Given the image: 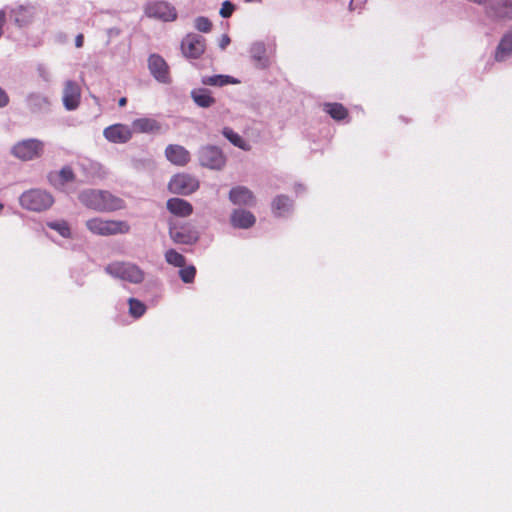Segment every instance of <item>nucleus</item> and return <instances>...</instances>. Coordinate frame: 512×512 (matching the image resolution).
<instances>
[{
	"mask_svg": "<svg viewBox=\"0 0 512 512\" xmlns=\"http://www.w3.org/2000/svg\"><path fill=\"white\" fill-rule=\"evenodd\" d=\"M252 51H253V58L260 61L262 59L261 54L264 53V49H263L262 45L254 46Z\"/></svg>",
	"mask_w": 512,
	"mask_h": 512,
	"instance_id": "35",
	"label": "nucleus"
},
{
	"mask_svg": "<svg viewBox=\"0 0 512 512\" xmlns=\"http://www.w3.org/2000/svg\"><path fill=\"white\" fill-rule=\"evenodd\" d=\"M10 98L7 92L0 87V108H4L9 104Z\"/></svg>",
	"mask_w": 512,
	"mask_h": 512,
	"instance_id": "34",
	"label": "nucleus"
},
{
	"mask_svg": "<svg viewBox=\"0 0 512 512\" xmlns=\"http://www.w3.org/2000/svg\"><path fill=\"white\" fill-rule=\"evenodd\" d=\"M512 53V34H506L500 41L496 52L495 59L497 61L505 60Z\"/></svg>",
	"mask_w": 512,
	"mask_h": 512,
	"instance_id": "22",
	"label": "nucleus"
},
{
	"mask_svg": "<svg viewBox=\"0 0 512 512\" xmlns=\"http://www.w3.org/2000/svg\"><path fill=\"white\" fill-rule=\"evenodd\" d=\"M133 130L121 123L106 127L103 131L104 137L112 143H126L132 138Z\"/></svg>",
	"mask_w": 512,
	"mask_h": 512,
	"instance_id": "11",
	"label": "nucleus"
},
{
	"mask_svg": "<svg viewBox=\"0 0 512 512\" xmlns=\"http://www.w3.org/2000/svg\"><path fill=\"white\" fill-rule=\"evenodd\" d=\"M47 225L51 229L57 231L62 237H64V238L71 237V230L66 221L49 222Z\"/></svg>",
	"mask_w": 512,
	"mask_h": 512,
	"instance_id": "29",
	"label": "nucleus"
},
{
	"mask_svg": "<svg viewBox=\"0 0 512 512\" xmlns=\"http://www.w3.org/2000/svg\"><path fill=\"white\" fill-rule=\"evenodd\" d=\"M165 155L171 163L177 166H184L190 161V153L180 145H168Z\"/></svg>",
	"mask_w": 512,
	"mask_h": 512,
	"instance_id": "15",
	"label": "nucleus"
},
{
	"mask_svg": "<svg viewBox=\"0 0 512 512\" xmlns=\"http://www.w3.org/2000/svg\"><path fill=\"white\" fill-rule=\"evenodd\" d=\"M235 10V6L230 1H224L220 9V15L223 18H229Z\"/></svg>",
	"mask_w": 512,
	"mask_h": 512,
	"instance_id": "33",
	"label": "nucleus"
},
{
	"mask_svg": "<svg viewBox=\"0 0 512 512\" xmlns=\"http://www.w3.org/2000/svg\"><path fill=\"white\" fill-rule=\"evenodd\" d=\"M166 261L175 267H184L186 265L185 257L174 249H169L165 253Z\"/></svg>",
	"mask_w": 512,
	"mask_h": 512,
	"instance_id": "27",
	"label": "nucleus"
},
{
	"mask_svg": "<svg viewBox=\"0 0 512 512\" xmlns=\"http://www.w3.org/2000/svg\"><path fill=\"white\" fill-rule=\"evenodd\" d=\"M201 165L211 169H221L225 165V157L222 151L215 146H207L201 149L199 153Z\"/></svg>",
	"mask_w": 512,
	"mask_h": 512,
	"instance_id": "10",
	"label": "nucleus"
},
{
	"mask_svg": "<svg viewBox=\"0 0 512 512\" xmlns=\"http://www.w3.org/2000/svg\"><path fill=\"white\" fill-rule=\"evenodd\" d=\"M118 104L120 107H124L127 104V98L126 97L120 98L118 101Z\"/></svg>",
	"mask_w": 512,
	"mask_h": 512,
	"instance_id": "39",
	"label": "nucleus"
},
{
	"mask_svg": "<svg viewBox=\"0 0 512 512\" xmlns=\"http://www.w3.org/2000/svg\"><path fill=\"white\" fill-rule=\"evenodd\" d=\"M44 146V142L39 139H25L17 142L12 147L11 153L22 161H30L43 155Z\"/></svg>",
	"mask_w": 512,
	"mask_h": 512,
	"instance_id": "5",
	"label": "nucleus"
},
{
	"mask_svg": "<svg viewBox=\"0 0 512 512\" xmlns=\"http://www.w3.org/2000/svg\"><path fill=\"white\" fill-rule=\"evenodd\" d=\"M489 13L498 18L512 19V0H492Z\"/></svg>",
	"mask_w": 512,
	"mask_h": 512,
	"instance_id": "19",
	"label": "nucleus"
},
{
	"mask_svg": "<svg viewBox=\"0 0 512 512\" xmlns=\"http://www.w3.org/2000/svg\"><path fill=\"white\" fill-rule=\"evenodd\" d=\"M194 27L199 32L208 33L212 30V22L207 17L199 16L194 20Z\"/></svg>",
	"mask_w": 512,
	"mask_h": 512,
	"instance_id": "32",
	"label": "nucleus"
},
{
	"mask_svg": "<svg viewBox=\"0 0 512 512\" xmlns=\"http://www.w3.org/2000/svg\"><path fill=\"white\" fill-rule=\"evenodd\" d=\"M230 220L233 227L241 229H248L256 222V218L251 212L242 209L234 210Z\"/></svg>",
	"mask_w": 512,
	"mask_h": 512,
	"instance_id": "18",
	"label": "nucleus"
},
{
	"mask_svg": "<svg viewBox=\"0 0 512 512\" xmlns=\"http://www.w3.org/2000/svg\"><path fill=\"white\" fill-rule=\"evenodd\" d=\"M14 21L18 26H25L33 19V9L31 7L19 6L11 11Z\"/></svg>",
	"mask_w": 512,
	"mask_h": 512,
	"instance_id": "21",
	"label": "nucleus"
},
{
	"mask_svg": "<svg viewBox=\"0 0 512 512\" xmlns=\"http://www.w3.org/2000/svg\"><path fill=\"white\" fill-rule=\"evenodd\" d=\"M59 184L64 185L68 182H72L75 179L73 169L69 166L63 167L57 174Z\"/></svg>",
	"mask_w": 512,
	"mask_h": 512,
	"instance_id": "31",
	"label": "nucleus"
},
{
	"mask_svg": "<svg viewBox=\"0 0 512 512\" xmlns=\"http://www.w3.org/2000/svg\"><path fill=\"white\" fill-rule=\"evenodd\" d=\"M148 68L152 76L160 83L171 82L170 68L167 62L158 54H152L148 58Z\"/></svg>",
	"mask_w": 512,
	"mask_h": 512,
	"instance_id": "9",
	"label": "nucleus"
},
{
	"mask_svg": "<svg viewBox=\"0 0 512 512\" xmlns=\"http://www.w3.org/2000/svg\"><path fill=\"white\" fill-rule=\"evenodd\" d=\"M81 89L80 86L71 80L65 82L63 89V104L67 110H74L80 104Z\"/></svg>",
	"mask_w": 512,
	"mask_h": 512,
	"instance_id": "12",
	"label": "nucleus"
},
{
	"mask_svg": "<svg viewBox=\"0 0 512 512\" xmlns=\"http://www.w3.org/2000/svg\"><path fill=\"white\" fill-rule=\"evenodd\" d=\"M223 135L236 147H239L242 150L248 151L250 150V145L236 132H234L231 128L225 127L222 131Z\"/></svg>",
	"mask_w": 512,
	"mask_h": 512,
	"instance_id": "24",
	"label": "nucleus"
},
{
	"mask_svg": "<svg viewBox=\"0 0 512 512\" xmlns=\"http://www.w3.org/2000/svg\"><path fill=\"white\" fill-rule=\"evenodd\" d=\"M129 304V313L134 318H140L146 312V306L140 300L135 298H130L128 300Z\"/></svg>",
	"mask_w": 512,
	"mask_h": 512,
	"instance_id": "28",
	"label": "nucleus"
},
{
	"mask_svg": "<svg viewBox=\"0 0 512 512\" xmlns=\"http://www.w3.org/2000/svg\"><path fill=\"white\" fill-rule=\"evenodd\" d=\"M324 110L328 113L331 118L336 121L344 120L348 117V110L341 103H326L324 105Z\"/></svg>",
	"mask_w": 512,
	"mask_h": 512,
	"instance_id": "23",
	"label": "nucleus"
},
{
	"mask_svg": "<svg viewBox=\"0 0 512 512\" xmlns=\"http://www.w3.org/2000/svg\"><path fill=\"white\" fill-rule=\"evenodd\" d=\"M199 186V180L187 173L174 175L168 183V189L171 193L184 196L191 195L199 189Z\"/></svg>",
	"mask_w": 512,
	"mask_h": 512,
	"instance_id": "6",
	"label": "nucleus"
},
{
	"mask_svg": "<svg viewBox=\"0 0 512 512\" xmlns=\"http://www.w3.org/2000/svg\"><path fill=\"white\" fill-rule=\"evenodd\" d=\"M229 43H230V38H229V36H228V35H223V37H222V39H221V41H220L219 46H220V48H221V49H225V48H226V46H227Z\"/></svg>",
	"mask_w": 512,
	"mask_h": 512,
	"instance_id": "38",
	"label": "nucleus"
},
{
	"mask_svg": "<svg viewBox=\"0 0 512 512\" xmlns=\"http://www.w3.org/2000/svg\"><path fill=\"white\" fill-rule=\"evenodd\" d=\"M191 97L198 106L203 108H208L215 103L211 92L205 88L194 89L191 92Z\"/></svg>",
	"mask_w": 512,
	"mask_h": 512,
	"instance_id": "20",
	"label": "nucleus"
},
{
	"mask_svg": "<svg viewBox=\"0 0 512 512\" xmlns=\"http://www.w3.org/2000/svg\"><path fill=\"white\" fill-rule=\"evenodd\" d=\"M78 199L87 208L99 212H112L125 208L123 199L105 190L87 189L79 194Z\"/></svg>",
	"mask_w": 512,
	"mask_h": 512,
	"instance_id": "1",
	"label": "nucleus"
},
{
	"mask_svg": "<svg viewBox=\"0 0 512 512\" xmlns=\"http://www.w3.org/2000/svg\"><path fill=\"white\" fill-rule=\"evenodd\" d=\"M229 199L234 205L253 206L256 202L254 193L245 186L233 187L229 192Z\"/></svg>",
	"mask_w": 512,
	"mask_h": 512,
	"instance_id": "14",
	"label": "nucleus"
},
{
	"mask_svg": "<svg viewBox=\"0 0 512 512\" xmlns=\"http://www.w3.org/2000/svg\"><path fill=\"white\" fill-rule=\"evenodd\" d=\"M166 207L171 214L178 217H188L193 213L191 203L181 198H170Z\"/></svg>",
	"mask_w": 512,
	"mask_h": 512,
	"instance_id": "17",
	"label": "nucleus"
},
{
	"mask_svg": "<svg viewBox=\"0 0 512 512\" xmlns=\"http://www.w3.org/2000/svg\"><path fill=\"white\" fill-rule=\"evenodd\" d=\"M20 205L27 210L41 212L49 209L53 203V196L45 190L30 189L22 193L19 198Z\"/></svg>",
	"mask_w": 512,
	"mask_h": 512,
	"instance_id": "4",
	"label": "nucleus"
},
{
	"mask_svg": "<svg viewBox=\"0 0 512 512\" xmlns=\"http://www.w3.org/2000/svg\"><path fill=\"white\" fill-rule=\"evenodd\" d=\"M4 208V205L0 202V211H2Z\"/></svg>",
	"mask_w": 512,
	"mask_h": 512,
	"instance_id": "40",
	"label": "nucleus"
},
{
	"mask_svg": "<svg viewBox=\"0 0 512 512\" xmlns=\"http://www.w3.org/2000/svg\"><path fill=\"white\" fill-rule=\"evenodd\" d=\"M105 271L112 277L139 284L144 280V271L136 264L130 262L116 261L108 264Z\"/></svg>",
	"mask_w": 512,
	"mask_h": 512,
	"instance_id": "3",
	"label": "nucleus"
},
{
	"mask_svg": "<svg viewBox=\"0 0 512 512\" xmlns=\"http://www.w3.org/2000/svg\"><path fill=\"white\" fill-rule=\"evenodd\" d=\"M84 44V36L83 34H78L75 38V46L77 48H81Z\"/></svg>",
	"mask_w": 512,
	"mask_h": 512,
	"instance_id": "37",
	"label": "nucleus"
},
{
	"mask_svg": "<svg viewBox=\"0 0 512 512\" xmlns=\"http://www.w3.org/2000/svg\"><path fill=\"white\" fill-rule=\"evenodd\" d=\"M85 225L92 234L99 236L127 234L130 231V225L126 221L105 220L100 217L87 220Z\"/></svg>",
	"mask_w": 512,
	"mask_h": 512,
	"instance_id": "2",
	"label": "nucleus"
},
{
	"mask_svg": "<svg viewBox=\"0 0 512 512\" xmlns=\"http://www.w3.org/2000/svg\"><path fill=\"white\" fill-rule=\"evenodd\" d=\"M290 207L291 200L285 195H278L272 202V210L277 216H281L283 213L289 211Z\"/></svg>",
	"mask_w": 512,
	"mask_h": 512,
	"instance_id": "25",
	"label": "nucleus"
},
{
	"mask_svg": "<svg viewBox=\"0 0 512 512\" xmlns=\"http://www.w3.org/2000/svg\"><path fill=\"white\" fill-rule=\"evenodd\" d=\"M206 49V40L203 36L188 33L181 41V52L188 59L200 58Z\"/></svg>",
	"mask_w": 512,
	"mask_h": 512,
	"instance_id": "7",
	"label": "nucleus"
},
{
	"mask_svg": "<svg viewBox=\"0 0 512 512\" xmlns=\"http://www.w3.org/2000/svg\"><path fill=\"white\" fill-rule=\"evenodd\" d=\"M6 23V13L4 10H0V38L3 35V28Z\"/></svg>",
	"mask_w": 512,
	"mask_h": 512,
	"instance_id": "36",
	"label": "nucleus"
},
{
	"mask_svg": "<svg viewBox=\"0 0 512 512\" xmlns=\"http://www.w3.org/2000/svg\"><path fill=\"white\" fill-rule=\"evenodd\" d=\"M132 130L136 133L156 134L161 130V124L154 118L142 117L132 122Z\"/></svg>",
	"mask_w": 512,
	"mask_h": 512,
	"instance_id": "16",
	"label": "nucleus"
},
{
	"mask_svg": "<svg viewBox=\"0 0 512 512\" xmlns=\"http://www.w3.org/2000/svg\"><path fill=\"white\" fill-rule=\"evenodd\" d=\"M202 83L204 85L222 87V86H225L227 84L237 83V81L234 80L232 77L227 76V75H214V76L203 77Z\"/></svg>",
	"mask_w": 512,
	"mask_h": 512,
	"instance_id": "26",
	"label": "nucleus"
},
{
	"mask_svg": "<svg viewBox=\"0 0 512 512\" xmlns=\"http://www.w3.org/2000/svg\"><path fill=\"white\" fill-rule=\"evenodd\" d=\"M145 14L149 18L160 19L165 22L175 21L177 11L175 7L166 1H155L145 7Z\"/></svg>",
	"mask_w": 512,
	"mask_h": 512,
	"instance_id": "8",
	"label": "nucleus"
},
{
	"mask_svg": "<svg viewBox=\"0 0 512 512\" xmlns=\"http://www.w3.org/2000/svg\"><path fill=\"white\" fill-rule=\"evenodd\" d=\"M171 239L176 244H193L198 240V233L190 226L171 227L169 230Z\"/></svg>",
	"mask_w": 512,
	"mask_h": 512,
	"instance_id": "13",
	"label": "nucleus"
},
{
	"mask_svg": "<svg viewBox=\"0 0 512 512\" xmlns=\"http://www.w3.org/2000/svg\"><path fill=\"white\" fill-rule=\"evenodd\" d=\"M179 276L184 283H192L196 275V268L193 265L180 267Z\"/></svg>",
	"mask_w": 512,
	"mask_h": 512,
	"instance_id": "30",
	"label": "nucleus"
}]
</instances>
